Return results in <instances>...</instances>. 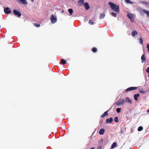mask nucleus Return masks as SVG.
I'll use <instances>...</instances> for the list:
<instances>
[{"label":"nucleus","mask_w":149,"mask_h":149,"mask_svg":"<svg viewBox=\"0 0 149 149\" xmlns=\"http://www.w3.org/2000/svg\"><path fill=\"white\" fill-rule=\"evenodd\" d=\"M143 3L147 5H148V4H149V2H147L145 1L144 2H143Z\"/></svg>","instance_id":"f704fd0d"},{"label":"nucleus","mask_w":149,"mask_h":149,"mask_svg":"<svg viewBox=\"0 0 149 149\" xmlns=\"http://www.w3.org/2000/svg\"><path fill=\"white\" fill-rule=\"evenodd\" d=\"M92 51L93 52L95 53V52H96L97 51V49L95 47H94L92 48Z\"/></svg>","instance_id":"b1692460"},{"label":"nucleus","mask_w":149,"mask_h":149,"mask_svg":"<svg viewBox=\"0 0 149 149\" xmlns=\"http://www.w3.org/2000/svg\"><path fill=\"white\" fill-rule=\"evenodd\" d=\"M147 111L148 112H149V109Z\"/></svg>","instance_id":"4c0bfd02"},{"label":"nucleus","mask_w":149,"mask_h":149,"mask_svg":"<svg viewBox=\"0 0 149 149\" xmlns=\"http://www.w3.org/2000/svg\"><path fill=\"white\" fill-rule=\"evenodd\" d=\"M113 121V119L112 117L110 118H107L106 120V123H111Z\"/></svg>","instance_id":"9b49d317"},{"label":"nucleus","mask_w":149,"mask_h":149,"mask_svg":"<svg viewBox=\"0 0 149 149\" xmlns=\"http://www.w3.org/2000/svg\"><path fill=\"white\" fill-rule=\"evenodd\" d=\"M103 143V140L102 139H101L98 141V146L97 147L98 149H101L102 148V146Z\"/></svg>","instance_id":"20e7f679"},{"label":"nucleus","mask_w":149,"mask_h":149,"mask_svg":"<svg viewBox=\"0 0 149 149\" xmlns=\"http://www.w3.org/2000/svg\"><path fill=\"white\" fill-rule=\"evenodd\" d=\"M144 13L147 14L148 17H149V11H147L145 10Z\"/></svg>","instance_id":"c85d7f7f"},{"label":"nucleus","mask_w":149,"mask_h":149,"mask_svg":"<svg viewBox=\"0 0 149 149\" xmlns=\"http://www.w3.org/2000/svg\"><path fill=\"white\" fill-rule=\"evenodd\" d=\"M146 71L147 73H149V67L147 68V69L146 70Z\"/></svg>","instance_id":"c9c22d12"},{"label":"nucleus","mask_w":149,"mask_h":149,"mask_svg":"<svg viewBox=\"0 0 149 149\" xmlns=\"http://www.w3.org/2000/svg\"><path fill=\"white\" fill-rule=\"evenodd\" d=\"M148 91H149V90H148Z\"/></svg>","instance_id":"79ce46f5"},{"label":"nucleus","mask_w":149,"mask_h":149,"mask_svg":"<svg viewBox=\"0 0 149 149\" xmlns=\"http://www.w3.org/2000/svg\"><path fill=\"white\" fill-rule=\"evenodd\" d=\"M109 109L108 110L106 111H105L101 116V117L103 118L106 116L108 115V113L109 111Z\"/></svg>","instance_id":"f8f14e48"},{"label":"nucleus","mask_w":149,"mask_h":149,"mask_svg":"<svg viewBox=\"0 0 149 149\" xmlns=\"http://www.w3.org/2000/svg\"><path fill=\"white\" fill-rule=\"evenodd\" d=\"M141 59L142 60V62L143 63L145 62L146 61V58L145 56V54H143L141 57Z\"/></svg>","instance_id":"2eb2a0df"},{"label":"nucleus","mask_w":149,"mask_h":149,"mask_svg":"<svg viewBox=\"0 0 149 149\" xmlns=\"http://www.w3.org/2000/svg\"><path fill=\"white\" fill-rule=\"evenodd\" d=\"M4 12L6 14H9L11 13V11L9 10V8L8 7L5 8L4 9Z\"/></svg>","instance_id":"6e6552de"},{"label":"nucleus","mask_w":149,"mask_h":149,"mask_svg":"<svg viewBox=\"0 0 149 149\" xmlns=\"http://www.w3.org/2000/svg\"><path fill=\"white\" fill-rule=\"evenodd\" d=\"M13 12L15 15H17L19 17H20L21 16V13L19 11L16 10H13Z\"/></svg>","instance_id":"423d86ee"},{"label":"nucleus","mask_w":149,"mask_h":149,"mask_svg":"<svg viewBox=\"0 0 149 149\" xmlns=\"http://www.w3.org/2000/svg\"><path fill=\"white\" fill-rule=\"evenodd\" d=\"M126 102L130 103H132V102L129 97H128L125 99Z\"/></svg>","instance_id":"aec40b11"},{"label":"nucleus","mask_w":149,"mask_h":149,"mask_svg":"<svg viewBox=\"0 0 149 149\" xmlns=\"http://www.w3.org/2000/svg\"><path fill=\"white\" fill-rule=\"evenodd\" d=\"M127 16L131 20L132 22H134V19H133L134 17H133L132 14L128 13L127 14Z\"/></svg>","instance_id":"39448f33"},{"label":"nucleus","mask_w":149,"mask_h":149,"mask_svg":"<svg viewBox=\"0 0 149 149\" xmlns=\"http://www.w3.org/2000/svg\"><path fill=\"white\" fill-rule=\"evenodd\" d=\"M137 32L136 31H133L131 33L132 36L133 37L135 36L137 34Z\"/></svg>","instance_id":"a211bd4d"},{"label":"nucleus","mask_w":149,"mask_h":149,"mask_svg":"<svg viewBox=\"0 0 149 149\" xmlns=\"http://www.w3.org/2000/svg\"><path fill=\"white\" fill-rule=\"evenodd\" d=\"M143 129V127L142 126H140L139 127L138 129V131H142Z\"/></svg>","instance_id":"a878e982"},{"label":"nucleus","mask_w":149,"mask_h":149,"mask_svg":"<svg viewBox=\"0 0 149 149\" xmlns=\"http://www.w3.org/2000/svg\"><path fill=\"white\" fill-rule=\"evenodd\" d=\"M125 101L124 99H122L120 101L116 103V104L117 105H120L123 104L125 102Z\"/></svg>","instance_id":"0eeeda50"},{"label":"nucleus","mask_w":149,"mask_h":149,"mask_svg":"<svg viewBox=\"0 0 149 149\" xmlns=\"http://www.w3.org/2000/svg\"><path fill=\"white\" fill-rule=\"evenodd\" d=\"M117 146L116 143L114 142L111 145V148L113 149Z\"/></svg>","instance_id":"4be33fe9"},{"label":"nucleus","mask_w":149,"mask_h":149,"mask_svg":"<svg viewBox=\"0 0 149 149\" xmlns=\"http://www.w3.org/2000/svg\"><path fill=\"white\" fill-rule=\"evenodd\" d=\"M32 2H33L34 0H31Z\"/></svg>","instance_id":"a19ab883"},{"label":"nucleus","mask_w":149,"mask_h":149,"mask_svg":"<svg viewBox=\"0 0 149 149\" xmlns=\"http://www.w3.org/2000/svg\"><path fill=\"white\" fill-rule=\"evenodd\" d=\"M104 133V129H102L100 130L99 132V134L100 135H103Z\"/></svg>","instance_id":"f3484780"},{"label":"nucleus","mask_w":149,"mask_h":149,"mask_svg":"<svg viewBox=\"0 0 149 149\" xmlns=\"http://www.w3.org/2000/svg\"><path fill=\"white\" fill-rule=\"evenodd\" d=\"M111 15L112 16H113L115 17H116V16H117L116 14L115 13L112 12L111 13Z\"/></svg>","instance_id":"7c9ffc66"},{"label":"nucleus","mask_w":149,"mask_h":149,"mask_svg":"<svg viewBox=\"0 0 149 149\" xmlns=\"http://www.w3.org/2000/svg\"><path fill=\"white\" fill-rule=\"evenodd\" d=\"M84 3V0H80L79 1H78V3L79 5L81 6Z\"/></svg>","instance_id":"6ab92c4d"},{"label":"nucleus","mask_w":149,"mask_h":149,"mask_svg":"<svg viewBox=\"0 0 149 149\" xmlns=\"http://www.w3.org/2000/svg\"><path fill=\"white\" fill-rule=\"evenodd\" d=\"M114 121L116 123H117L118 122L119 120L118 117H116L115 118Z\"/></svg>","instance_id":"bb28decb"},{"label":"nucleus","mask_w":149,"mask_h":149,"mask_svg":"<svg viewBox=\"0 0 149 149\" xmlns=\"http://www.w3.org/2000/svg\"><path fill=\"white\" fill-rule=\"evenodd\" d=\"M17 1L21 3L24 4H26L27 3V1L26 0H16Z\"/></svg>","instance_id":"9d476101"},{"label":"nucleus","mask_w":149,"mask_h":149,"mask_svg":"<svg viewBox=\"0 0 149 149\" xmlns=\"http://www.w3.org/2000/svg\"><path fill=\"white\" fill-rule=\"evenodd\" d=\"M109 4L111 8L113 11L117 12H119V7L118 5H116L112 2H109Z\"/></svg>","instance_id":"f257e3e1"},{"label":"nucleus","mask_w":149,"mask_h":149,"mask_svg":"<svg viewBox=\"0 0 149 149\" xmlns=\"http://www.w3.org/2000/svg\"><path fill=\"white\" fill-rule=\"evenodd\" d=\"M139 41L141 44H143V40L142 38H141L139 39Z\"/></svg>","instance_id":"2f4dec72"},{"label":"nucleus","mask_w":149,"mask_h":149,"mask_svg":"<svg viewBox=\"0 0 149 149\" xmlns=\"http://www.w3.org/2000/svg\"><path fill=\"white\" fill-rule=\"evenodd\" d=\"M125 2L128 3L132 4V3L130 0H125Z\"/></svg>","instance_id":"c756f323"},{"label":"nucleus","mask_w":149,"mask_h":149,"mask_svg":"<svg viewBox=\"0 0 149 149\" xmlns=\"http://www.w3.org/2000/svg\"><path fill=\"white\" fill-rule=\"evenodd\" d=\"M139 96V94H135L134 95V99L136 101H137L138 100V97Z\"/></svg>","instance_id":"dca6fc26"},{"label":"nucleus","mask_w":149,"mask_h":149,"mask_svg":"<svg viewBox=\"0 0 149 149\" xmlns=\"http://www.w3.org/2000/svg\"><path fill=\"white\" fill-rule=\"evenodd\" d=\"M84 6L86 10H88L90 8L89 6L88 3H85L84 4Z\"/></svg>","instance_id":"4468645a"},{"label":"nucleus","mask_w":149,"mask_h":149,"mask_svg":"<svg viewBox=\"0 0 149 149\" xmlns=\"http://www.w3.org/2000/svg\"><path fill=\"white\" fill-rule=\"evenodd\" d=\"M61 62L63 65H65L66 63V61L63 59H61Z\"/></svg>","instance_id":"412c9836"},{"label":"nucleus","mask_w":149,"mask_h":149,"mask_svg":"<svg viewBox=\"0 0 149 149\" xmlns=\"http://www.w3.org/2000/svg\"><path fill=\"white\" fill-rule=\"evenodd\" d=\"M88 23L90 25H93V22H92V20H89Z\"/></svg>","instance_id":"72a5a7b5"},{"label":"nucleus","mask_w":149,"mask_h":149,"mask_svg":"<svg viewBox=\"0 0 149 149\" xmlns=\"http://www.w3.org/2000/svg\"><path fill=\"white\" fill-rule=\"evenodd\" d=\"M139 91L140 93H142L143 94H146L147 93V91H144L143 88H140L139 89Z\"/></svg>","instance_id":"ddd939ff"},{"label":"nucleus","mask_w":149,"mask_h":149,"mask_svg":"<svg viewBox=\"0 0 149 149\" xmlns=\"http://www.w3.org/2000/svg\"><path fill=\"white\" fill-rule=\"evenodd\" d=\"M105 14H101L99 18L100 19L103 18L105 16Z\"/></svg>","instance_id":"5701e85b"},{"label":"nucleus","mask_w":149,"mask_h":149,"mask_svg":"<svg viewBox=\"0 0 149 149\" xmlns=\"http://www.w3.org/2000/svg\"><path fill=\"white\" fill-rule=\"evenodd\" d=\"M62 13H63L64 12V10H63L62 11Z\"/></svg>","instance_id":"ea45409f"},{"label":"nucleus","mask_w":149,"mask_h":149,"mask_svg":"<svg viewBox=\"0 0 149 149\" xmlns=\"http://www.w3.org/2000/svg\"><path fill=\"white\" fill-rule=\"evenodd\" d=\"M137 88V87H129L127 89H126L125 91L126 92H127L133 90H135Z\"/></svg>","instance_id":"7ed1b4c3"},{"label":"nucleus","mask_w":149,"mask_h":149,"mask_svg":"<svg viewBox=\"0 0 149 149\" xmlns=\"http://www.w3.org/2000/svg\"><path fill=\"white\" fill-rule=\"evenodd\" d=\"M91 149H95L94 148H92Z\"/></svg>","instance_id":"58836bf2"},{"label":"nucleus","mask_w":149,"mask_h":149,"mask_svg":"<svg viewBox=\"0 0 149 149\" xmlns=\"http://www.w3.org/2000/svg\"><path fill=\"white\" fill-rule=\"evenodd\" d=\"M68 11L70 15H72L73 12V10L72 9L70 8L68 10Z\"/></svg>","instance_id":"393cba45"},{"label":"nucleus","mask_w":149,"mask_h":149,"mask_svg":"<svg viewBox=\"0 0 149 149\" xmlns=\"http://www.w3.org/2000/svg\"><path fill=\"white\" fill-rule=\"evenodd\" d=\"M137 10L141 14H143V13H144V11L145 10L139 7L137 8Z\"/></svg>","instance_id":"1a4fd4ad"},{"label":"nucleus","mask_w":149,"mask_h":149,"mask_svg":"<svg viewBox=\"0 0 149 149\" xmlns=\"http://www.w3.org/2000/svg\"><path fill=\"white\" fill-rule=\"evenodd\" d=\"M33 24L34 26L37 27H38L40 26V24H38L36 23H34Z\"/></svg>","instance_id":"473e14b6"},{"label":"nucleus","mask_w":149,"mask_h":149,"mask_svg":"<svg viewBox=\"0 0 149 149\" xmlns=\"http://www.w3.org/2000/svg\"><path fill=\"white\" fill-rule=\"evenodd\" d=\"M50 19L51 21V23L52 24H54L57 22V19L53 15H51Z\"/></svg>","instance_id":"f03ea898"},{"label":"nucleus","mask_w":149,"mask_h":149,"mask_svg":"<svg viewBox=\"0 0 149 149\" xmlns=\"http://www.w3.org/2000/svg\"><path fill=\"white\" fill-rule=\"evenodd\" d=\"M147 47L148 48V51L149 52V44L147 45Z\"/></svg>","instance_id":"e433bc0d"},{"label":"nucleus","mask_w":149,"mask_h":149,"mask_svg":"<svg viewBox=\"0 0 149 149\" xmlns=\"http://www.w3.org/2000/svg\"><path fill=\"white\" fill-rule=\"evenodd\" d=\"M116 111L118 113H119L120 112L121 108H118L116 109Z\"/></svg>","instance_id":"cd10ccee"}]
</instances>
